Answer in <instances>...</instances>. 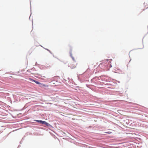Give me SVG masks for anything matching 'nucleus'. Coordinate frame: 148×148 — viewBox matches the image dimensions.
<instances>
[{"mask_svg":"<svg viewBox=\"0 0 148 148\" xmlns=\"http://www.w3.org/2000/svg\"><path fill=\"white\" fill-rule=\"evenodd\" d=\"M77 64L75 62H73L70 63V65H69V66L70 67L71 69H73L76 66Z\"/></svg>","mask_w":148,"mask_h":148,"instance_id":"f257e3e1","label":"nucleus"},{"mask_svg":"<svg viewBox=\"0 0 148 148\" xmlns=\"http://www.w3.org/2000/svg\"><path fill=\"white\" fill-rule=\"evenodd\" d=\"M36 121L42 124L45 125L46 126H48L49 124L45 121H43L41 120H36Z\"/></svg>","mask_w":148,"mask_h":148,"instance_id":"f03ea898","label":"nucleus"},{"mask_svg":"<svg viewBox=\"0 0 148 148\" xmlns=\"http://www.w3.org/2000/svg\"><path fill=\"white\" fill-rule=\"evenodd\" d=\"M29 79L31 81H33L35 82L37 84H40L41 83H40L39 82H38V81H36V80H34L33 79H31V78H29Z\"/></svg>","mask_w":148,"mask_h":148,"instance_id":"7ed1b4c3","label":"nucleus"},{"mask_svg":"<svg viewBox=\"0 0 148 148\" xmlns=\"http://www.w3.org/2000/svg\"><path fill=\"white\" fill-rule=\"evenodd\" d=\"M40 84V87H42L43 86L47 87L48 86L47 85H45V84H42L41 83V84Z\"/></svg>","mask_w":148,"mask_h":148,"instance_id":"20e7f679","label":"nucleus"},{"mask_svg":"<svg viewBox=\"0 0 148 148\" xmlns=\"http://www.w3.org/2000/svg\"><path fill=\"white\" fill-rule=\"evenodd\" d=\"M56 79H57V78H59V77L58 76H56Z\"/></svg>","mask_w":148,"mask_h":148,"instance_id":"39448f33","label":"nucleus"},{"mask_svg":"<svg viewBox=\"0 0 148 148\" xmlns=\"http://www.w3.org/2000/svg\"><path fill=\"white\" fill-rule=\"evenodd\" d=\"M71 57H72V58L74 60V58H73V57H72V56H71Z\"/></svg>","mask_w":148,"mask_h":148,"instance_id":"423d86ee","label":"nucleus"},{"mask_svg":"<svg viewBox=\"0 0 148 148\" xmlns=\"http://www.w3.org/2000/svg\"><path fill=\"white\" fill-rule=\"evenodd\" d=\"M107 133H109H109H110L109 132H107Z\"/></svg>","mask_w":148,"mask_h":148,"instance_id":"0eeeda50","label":"nucleus"},{"mask_svg":"<svg viewBox=\"0 0 148 148\" xmlns=\"http://www.w3.org/2000/svg\"><path fill=\"white\" fill-rule=\"evenodd\" d=\"M43 77H45V76Z\"/></svg>","mask_w":148,"mask_h":148,"instance_id":"6e6552de","label":"nucleus"}]
</instances>
